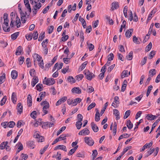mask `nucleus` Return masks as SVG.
<instances>
[{"mask_svg":"<svg viewBox=\"0 0 160 160\" xmlns=\"http://www.w3.org/2000/svg\"><path fill=\"white\" fill-rule=\"evenodd\" d=\"M86 78L89 80H91L92 79L95 77V75L92 73L90 72L88 70H86L83 72Z\"/></svg>","mask_w":160,"mask_h":160,"instance_id":"nucleus-1","label":"nucleus"},{"mask_svg":"<svg viewBox=\"0 0 160 160\" xmlns=\"http://www.w3.org/2000/svg\"><path fill=\"white\" fill-rule=\"evenodd\" d=\"M55 81L53 78H47L45 77L43 81V83L48 85H51L54 84Z\"/></svg>","mask_w":160,"mask_h":160,"instance_id":"nucleus-2","label":"nucleus"},{"mask_svg":"<svg viewBox=\"0 0 160 160\" xmlns=\"http://www.w3.org/2000/svg\"><path fill=\"white\" fill-rule=\"evenodd\" d=\"M85 142L88 145L92 146L94 143V141L91 138L85 137L84 138Z\"/></svg>","mask_w":160,"mask_h":160,"instance_id":"nucleus-3","label":"nucleus"},{"mask_svg":"<svg viewBox=\"0 0 160 160\" xmlns=\"http://www.w3.org/2000/svg\"><path fill=\"white\" fill-rule=\"evenodd\" d=\"M90 131L87 128H84L81 130L78 133L79 135H82L83 134L84 135H88L90 133Z\"/></svg>","mask_w":160,"mask_h":160,"instance_id":"nucleus-4","label":"nucleus"},{"mask_svg":"<svg viewBox=\"0 0 160 160\" xmlns=\"http://www.w3.org/2000/svg\"><path fill=\"white\" fill-rule=\"evenodd\" d=\"M57 149H61L62 150L65 152L67 151L66 147L64 145H58L55 147L54 149V150H56Z\"/></svg>","mask_w":160,"mask_h":160,"instance_id":"nucleus-5","label":"nucleus"},{"mask_svg":"<svg viewBox=\"0 0 160 160\" xmlns=\"http://www.w3.org/2000/svg\"><path fill=\"white\" fill-rule=\"evenodd\" d=\"M133 32V29L132 28L126 31L125 35L126 37L129 38L132 35V34Z\"/></svg>","mask_w":160,"mask_h":160,"instance_id":"nucleus-6","label":"nucleus"},{"mask_svg":"<svg viewBox=\"0 0 160 160\" xmlns=\"http://www.w3.org/2000/svg\"><path fill=\"white\" fill-rule=\"evenodd\" d=\"M67 98L66 96H64L62 98L57 102L56 103V106H58L59 105L61 104L62 102H65L67 100Z\"/></svg>","mask_w":160,"mask_h":160,"instance_id":"nucleus-7","label":"nucleus"},{"mask_svg":"<svg viewBox=\"0 0 160 160\" xmlns=\"http://www.w3.org/2000/svg\"><path fill=\"white\" fill-rule=\"evenodd\" d=\"M91 126L92 129L94 132H97L98 131V127L93 122H91Z\"/></svg>","mask_w":160,"mask_h":160,"instance_id":"nucleus-8","label":"nucleus"},{"mask_svg":"<svg viewBox=\"0 0 160 160\" xmlns=\"http://www.w3.org/2000/svg\"><path fill=\"white\" fill-rule=\"evenodd\" d=\"M72 92L73 93L80 94L81 93V90L79 87H74L72 89Z\"/></svg>","mask_w":160,"mask_h":160,"instance_id":"nucleus-9","label":"nucleus"},{"mask_svg":"<svg viewBox=\"0 0 160 160\" xmlns=\"http://www.w3.org/2000/svg\"><path fill=\"white\" fill-rule=\"evenodd\" d=\"M54 125V124L52 122H43V125H42V127L43 128H44V127H45L50 128L51 127L53 126Z\"/></svg>","mask_w":160,"mask_h":160,"instance_id":"nucleus-10","label":"nucleus"},{"mask_svg":"<svg viewBox=\"0 0 160 160\" xmlns=\"http://www.w3.org/2000/svg\"><path fill=\"white\" fill-rule=\"evenodd\" d=\"M17 109L18 112L20 114H21V113L22 112L23 106L21 102L19 103L17 105Z\"/></svg>","mask_w":160,"mask_h":160,"instance_id":"nucleus-11","label":"nucleus"},{"mask_svg":"<svg viewBox=\"0 0 160 160\" xmlns=\"http://www.w3.org/2000/svg\"><path fill=\"white\" fill-rule=\"evenodd\" d=\"M4 25H2V28L3 31L5 32H8L10 31V27H8L7 28V27L8 26V23L7 24L6 23H4Z\"/></svg>","mask_w":160,"mask_h":160,"instance_id":"nucleus-12","label":"nucleus"},{"mask_svg":"<svg viewBox=\"0 0 160 160\" xmlns=\"http://www.w3.org/2000/svg\"><path fill=\"white\" fill-rule=\"evenodd\" d=\"M38 82V77H35L32 79L31 85L32 87H34L36 84Z\"/></svg>","mask_w":160,"mask_h":160,"instance_id":"nucleus-13","label":"nucleus"},{"mask_svg":"<svg viewBox=\"0 0 160 160\" xmlns=\"http://www.w3.org/2000/svg\"><path fill=\"white\" fill-rule=\"evenodd\" d=\"M18 75V73L16 70H13L11 72V76L13 79H16Z\"/></svg>","mask_w":160,"mask_h":160,"instance_id":"nucleus-14","label":"nucleus"},{"mask_svg":"<svg viewBox=\"0 0 160 160\" xmlns=\"http://www.w3.org/2000/svg\"><path fill=\"white\" fill-rule=\"evenodd\" d=\"M34 143V142L33 141H29L27 143V145L29 148L33 149L34 148L35 146Z\"/></svg>","mask_w":160,"mask_h":160,"instance_id":"nucleus-15","label":"nucleus"},{"mask_svg":"<svg viewBox=\"0 0 160 160\" xmlns=\"http://www.w3.org/2000/svg\"><path fill=\"white\" fill-rule=\"evenodd\" d=\"M27 101L28 106L31 107L32 105V98L30 94H29L27 98Z\"/></svg>","mask_w":160,"mask_h":160,"instance_id":"nucleus-16","label":"nucleus"},{"mask_svg":"<svg viewBox=\"0 0 160 160\" xmlns=\"http://www.w3.org/2000/svg\"><path fill=\"white\" fill-rule=\"evenodd\" d=\"M68 82L71 84H73L75 82V79L71 76H68L67 79Z\"/></svg>","mask_w":160,"mask_h":160,"instance_id":"nucleus-17","label":"nucleus"},{"mask_svg":"<svg viewBox=\"0 0 160 160\" xmlns=\"http://www.w3.org/2000/svg\"><path fill=\"white\" fill-rule=\"evenodd\" d=\"M3 18L4 19V23H6L7 24L8 23V15L7 13H4L3 16Z\"/></svg>","mask_w":160,"mask_h":160,"instance_id":"nucleus-18","label":"nucleus"},{"mask_svg":"<svg viewBox=\"0 0 160 160\" xmlns=\"http://www.w3.org/2000/svg\"><path fill=\"white\" fill-rule=\"evenodd\" d=\"M11 100L12 102L14 103L15 104L16 102V101L17 100V98L16 97V95L15 93L14 92H13L12 93V97H11Z\"/></svg>","mask_w":160,"mask_h":160,"instance_id":"nucleus-19","label":"nucleus"},{"mask_svg":"<svg viewBox=\"0 0 160 160\" xmlns=\"http://www.w3.org/2000/svg\"><path fill=\"white\" fill-rule=\"evenodd\" d=\"M22 49V47L21 46H18L17 48L16 51L15 52L16 54L17 55H19L21 54Z\"/></svg>","mask_w":160,"mask_h":160,"instance_id":"nucleus-20","label":"nucleus"},{"mask_svg":"<svg viewBox=\"0 0 160 160\" xmlns=\"http://www.w3.org/2000/svg\"><path fill=\"white\" fill-rule=\"evenodd\" d=\"M130 135L131 134H128L127 133H124L121 135L119 137L118 139L119 140H120L123 138H127L129 137Z\"/></svg>","mask_w":160,"mask_h":160,"instance_id":"nucleus-21","label":"nucleus"},{"mask_svg":"<svg viewBox=\"0 0 160 160\" xmlns=\"http://www.w3.org/2000/svg\"><path fill=\"white\" fill-rule=\"evenodd\" d=\"M113 114H115L117 120H118L120 118L119 112L118 111L117 109H114L113 110Z\"/></svg>","mask_w":160,"mask_h":160,"instance_id":"nucleus-22","label":"nucleus"},{"mask_svg":"<svg viewBox=\"0 0 160 160\" xmlns=\"http://www.w3.org/2000/svg\"><path fill=\"white\" fill-rule=\"evenodd\" d=\"M149 75L150 77H152L154 75H155L156 73V70L155 69H150L149 71Z\"/></svg>","mask_w":160,"mask_h":160,"instance_id":"nucleus-23","label":"nucleus"},{"mask_svg":"<svg viewBox=\"0 0 160 160\" xmlns=\"http://www.w3.org/2000/svg\"><path fill=\"white\" fill-rule=\"evenodd\" d=\"M16 26L17 28H19L21 26V22L20 21L19 18L17 16L16 18Z\"/></svg>","mask_w":160,"mask_h":160,"instance_id":"nucleus-24","label":"nucleus"},{"mask_svg":"<svg viewBox=\"0 0 160 160\" xmlns=\"http://www.w3.org/2000/svg\"><path fill=\"white\" fill-rule=\"evenodd\" d=\"M128 70H124L121 73V77L122 78H123L125 77L128 76Z\"/></svg>","mask_w":160,"mask_h":160,"instance_id":"nucleus-25","label":"nucleus"},{"mask_svg":"<svg viewBox=\"0 0 160 160\" xmlns=\"http://www.w3.org/2000/svg\"><path fill=\"white\" fill-rule=\"evenodd\" d=\"M133 57V52L131 51L130 52L129 54L126 56V58L128 60H131L132 59Z\"/></svg>","mask_w":160,"mask_h":160,"instance_id":"nucleus-26","label":"nucleus"},{"mask_svg":"<svg viewBox=\"0 0 160 160\" xmlns=\"http://www.w3.org/2000/svg\"><path fill=\"white\" fill-rule=\"evenodd\" d=\"M81 99L80 98H77L73 100V106H76L78 103H80L81 101Z\"/></svg>","mask_w":160,"mask_h":160,"instance_id":"nucleus-27","label":"nucleus"},{"mask_svg":"<svg viewBox=\"0 0 160 160\" xmlns=\"http://www.w3.org/2000/svg\"><path fill=\"white\" fill-rule=\"evenodd\" d=\"M112 8L113 7L114 8H112V9H116L119 7V5L118 3L117 2H114L112 3Z\"/></svg>","mask_w":160,"mask_h":160,"instance_id":"nucleus-28","label":"nucleus"},{"mask_svg":"<svg viewBox=\"0 0 160 160\" xmlns=\"http://www.w3.org/2000/svg\"><path fill=\"white\" fill-rule=\"evenodd\" d=\"M8 144V141L2 142L0 145V149L2 150L4 149Z\"/></svg>","mask_w":160,"mask_h":160,"instance_id":"nucleus-29","label":"nucleus"},{"mask_svg":"<svg viewBox=\"0 0 160 160\" xmlns=\"http://www.w3.org/2000/svg\"><path fill=\"white\" fill-rule=\"evenodd\" d=\"M0 46L3 48L6 47L8 45L7 42L4 40H0Z\"/></svg>","mask_w":160,"mask_h":160,"instance_id":"nucleus-30","label":"nucleus"},{"mask_svg":"<svg viewBox=\"0 0 160 160\" xmlns=\"http://www.w3.org/2000/svg\"><path fill=\"white\" fill-rule=\"evenodd\" d=\"M42 47H44L45 48V49L44 50V52L45 54V55H46L48 52V49L47 47V45L45 44V41H43L42 43Z\"/></svg>","mask_w":160,"mask_h":160,"instance_id":"nucleus-31","label":"nucleus"},{"mask_svg":"<svg viewBox=\"0 0 160 160\" xmlns=\"http://www.w3.org/2000/svg\"><path fill=\"white\" fill-rule=\"evenodd\" d=\"M36 88L37 90L40 92L42 90L43 85L42 84L38 83L36 85Z\"/></svg>","mask_w":160,"mask_h":160,"instance_id":"nucleus-32","label":"nucleus"},{"mask_svg":"<svg viewBox=\"0 0 160 160\" xmlns=\"http://www.w3.org/2000/svg\"><path fill=\"white\" fill-rule=\"evenodd\" d=\"M133 126V125L132 123L130 120H127V126L129 129H131L132 128Z\"/></svg>","mask_w":160,"mask_h":160,"instance_id":"nucleus-33","label":"nucleus"},{"mask_svg":"<svg viewBox=\"0 0 160 160\" xmlns=\"http://www.w3.org/2000/svg\"><path fill=\"white\" fill-rule=\"evenodd\" d=\"M45 37V32H42L39 35L38 40L39 41H41Z\"/></svg>","mask_w":160,"mask_h":160,"instance_id":"nucleus-34","label":"nucleus"},{"mask_svg":"<svg viewBox=\"0 0 160 160\" xmlns=\"http://www.w3.org/2000/svg\"><path fill=\"white\" fill-rule=\"evenodd\" d=\"M19 32H17L14 33L11 35V39L13 40L16 39L19 36Z\"/></svg>","mask_w":160,"mask_h":160,"instance_id":"nucleus-35","label":"nucleus"},{"mask_svg":"<svg viewBox=\"0 0 160 160\" xmlns=\"http://www.w3.org/2000/svg\"><path fill=\"white\" fill-rule=\"evenodd\" d=\"M5 74L3 73L2 76H0V84L3 83L5 80Z\"/></svg>","mask_w":160,"mask_h":160,"instance_id":"nucleus-36","label":"nucleus"},{"mask_svg":"<svg viewBox=\"0 0 160 160\" xmlns=\"http://www.w3.org/2000/svg\"><path fill=\"white\" fill-rule=\"evenodd\" d=\"M98 154V152L96 150H94L92 151V160H94Z\"/></svg>","mask_w":160,"mask_h":160,"instance_id":"nucleus-37","label":"nucleus"},{"mask_svg":"<svg viewBox=\"0 0 160 160\" xmlns=\"http://www.w3.org/2000/svg\"><path fill=\"white\" fill-rule=\"evenodd\" d=\"M49 146V144H48V145H46L43 149L40 150V154H43L44 152L47 150Z\"/></svg>","mask_w":160,"mask_h":160,"instance_id":"nucleus-38","label":"nucleus"},{"mask_svg":"<svg viewBox=\"0 0 160 160\" xmlns=\"http://www.w3.org/2000/svg\"><path fill=\"white\" fill-rule=\"evenodd\" d=\"M117 124L116 122H114L113 128V135L115 136L117 132Z\"/></svg>","mask_w":160,"mask_h":160,"instance_id":"nucleus-39","label":"nucleus"},{"mask_svg":"<svg viewBox=\"0 0 160 160\" xmlns=\"http://www.w3.org/2000/svg\"><path fill=\"white\" fill-rule=\"evenodd\" d=\"M160 121V119H157L152 124V128H151V131H153V129L155 128L156 126L157 125V123L159 122Z\"/></svg>","mask_w":160,"mask_h":160,"instance_id":"nucleus-40","label":"nucleus"},{"mask_svg":"<svg viewBox=\"0 0 160 160\" xmlns=\"http://www.w3.org/2000/svg\"><path fill=\"white\" fill-rule=\"evenodd\" d=\"M100 120V113L99 112H96L95 118V120L96 122L99 121Z\"/></svg>","mask_w":160,"mask_h":160,"instance_id":"nucleus-41","label":"nucleus"},{"mask_svg":"<svg viewBox=\"0 0 160 160\" xmlns=\"http://www.w3.org/2000/svg\"><path fill=\"white\" fill-rule=\"evenodd\" d=\"M133 42L137 44H140V42L138 40V38L136 37L135 36H134L133 37Z\"/></svg>","mask_w":160,"mask_h":160,"instance_id":"nucleus-42","label":"nucleus"},{"mask_svg":"<svg viewBox=\"0 0 160 160\" xmlns=\"http://www.w3.org/2000/svg\"><path fill=\"white\" fill-rule=\"evenodd\" d=\"M7 98L6 96H5L3 97V98L0 101V105L1 106L3 105L5 103L7 100Z\"/></svg>","mask_w":160,"mask_h":160,"instance_id":"nucleus-43","label":"nucleus"},{"mask_svg":"<svg viewBox=\"0 0 160 160\" xmlns=\"http://www.w3.org/2000/svg\"><path fill=\"white\" fill-rule=\"evenodd\" d=\"M152 48V43L150 42L149 43L148 46H147L146 48L145 51L148 52Z\"/></svg>","mask_w":160,"mask_h":160,"instance_id":"nucleus-44","label":"nucleus"},{"mask_svg":"<svg viewBox=\"0 0 160 160\" xmlns=\"http://www.w3.org/2000/svg\"><path fill=\"white\" fill-rule=\"evenodd\" d=\"M66 127L65 126H63L59 130H58L57 133V135L58 136L62 132L64 131L66 129Z\"/></svg>","mask_w":160,"mask_h":160,"instance_id":"nucleus-45","label":"nucleus"},{"mask_svg":"<svg viewBox=\"0 0 160 160\" xmlns=\"http://www.w3.org/2000/svg\"><path fill=\"white\" fill-rule=\"evenodd\" d=\"M155 52L156 51H152L149 54V59H152L155 55Z\"/></svg>","mask_w":160,"mask_h":160,"instance_id":"nucleus-46","label":"nucleus"},{"mask_svg":"<svg viewBox=\"0 0 160 160\" xmlns=\"http://www.w3.org/2000/svg\"><path fill=\"white\" fill-rule=\"evenodd\" d=\"M26 39L28 41H30L32 38V34L30 33L29 34H27L25 36Z\"/></svg>","mask_w":160,"mask_h":160,"instance_id":"nucleus-47","label":"nucleus"},{"mask_svg":"<svg viewBox=\"0 0 160 160\" xmlns=\"http://www.w3.org/2000/svg\"><path fill=\"white\" fill-rule=\"evenodd\" d=\"M96 106V103L95 102H92L88 107L87 110L89 111L92 108H94Z\"/></svg>","mask_w":160,"mask_h":160,"instance_id":"nucleus-48","label":"nucleus"},{"mask_svg":"<svg viewBox=\"0 0 160 160\" xmlns=\"http://www.w3.org/2000/svg\"><path fill=\"white\" fill-rule=\"evenodd\" d=\"M82 125V122H77L76 125L77 129L78 130L80 129L81 128Z\"/></svg>","mask_w":160,"mask_h":160,"instance_id":"nucleus-49","label":"nucleus"},{"mask_svg":"<svg viewBox=\"0 0 160 160\" xmlns=\"http://www.w3.org/2000/svg\"><path fill=\"white\" fill-rule=\"evenodd\" d=\"M155 151V149L154 148L152 149L151 148H150V150H149L148 151L147 154L146 155V157H148L150 155H151L152 153Z\"/></svg>","mask_w":160,"mask_h":160,"instance_id":"nucleus-50","label":"nucleus"},{"mask_svg":"<svg viewBox=\"0 0 160 160\" xmlns=\"http://www.w3.org/2000/svg\"><path fill=\"white\" fill-rule=\"evenodd\" d=\"M24 58L23 56H21L18 58V62L20 65L22 64L24 61Z\"/></svg>","mask_w":160,"mask_h":160,"instance_id":"nucleus-51","label":"nucleus"},{"mask_svg":"<svg viewBox=\"0 0 160 160\" xmlns=\"http://www.w3.org/2000/svg\"><path fill=\"white\" fill-rule=\"evenodd\" d=\"M15 125V123L13 121H10L9 122H8L7 125L8 127L10 128H13Z\"/></svg>","mask_w":160,"mask_h":160,"instance_id":"nucleus-52","label":"nucleus"},{"mask_svg":"<svg viewBox=\"0 0 160 160\" xmlns=\"http://www.w3.org/2000/svg\"><path fill=\"white\" fill-rule=\"evenodd\" d=\"M37 113L36 111H32L30 114L31 117L33 119H35L36 118Z\"/></svg>","mask_w":160,"mask_h":160,"instance_id":"nucleus-53","label":"nucleus"},{"mask_svg":"<svg viewBox=\"0 0 160 160\" xmlns=\"http://www.w3.org/2000/svg\"><path fill=\"white\" fill-rule=\"evenodd\" d=\"M131 113V111L130 110L127 111L125 113V115L124 116V119H126L130 115Z\"/></svg>","mask_w":160,"mask_h":160,"instance_id":"nucleus-54","label":"nucleus"},{"mask_svg":"<svg viewBox=\"0 0 160 160\" xmlns=\"http://www.w3.org/2000/svg\"><path fill=\"white\" fill-rule=\"evenodd\" d=\"M83 75L82 74L78 75L76 76V79L77 80L79 81L82 79L83 78Z\"/></svg>","mask_w":160,"mask_h":160,"instance_id":"nucleus-55","label":"nucleus"},{"mask_svg":"<svg viewBox=\"0 0 160 160\" xmlns=\"http://www.w3.org/2000/svg\"><path fill=\"white\" fill-rule=\"evenodd\" d=\"M78 121L79 122H82L83 119V116L82 114H78L77 116Z\"/></svg>","mask_w":160,"mask_h":160,"instance_id":"nucleus-56","label":"nucleus"},{"mask_svg":"<svg viewBox=\"0 0 160 160\" xmlns=\"http://www.w3.org/2000/svg\"><path fill=\"white\" fill-rule=\"evenodd\" d=\"M44 107L42 108L43 109H48L49 108V103L47 101L44 102Z\"/></svg>","mask_w":160,"mask_h":160,"instance_id":"nucleus-57","label":"nucleus"},{"mask_svg":"<svg viewBox=\"0 0 160 160\" xmlns=\"http://www.w3.org/2000/svg\"><path fill=\"white\" fill-rule=\"evenodd\" d=\"M87 63V61L85 62L80 66L81 70H82L83 69H84L85 68Z\"/></svg>","mask_w":160,"mask_h":160,"instance_id":"nucleus-58","label":"nucleus"},{"mask_svg":"<svg viewBox=\"0 0 160 160\" xmlns=\"http://www.w3.org/2000/svg\"><path fill=\"white\" fill-rule=\"evenodd\" d=\"M108 60L110 61L113 59L114 55L112 53H111L108 55Z\"/></svg>","mask_w":160,"mask_h":160,"instance_id":"nucleus-59","label":"nucleus"},{"mask_svg":"<svg viewBox=\"0 0 160 160\" xmlns=\"http://www.w3.org/2000/svg\"><path fill=\"white\" fill-rule=\"evenodd\" d=\"M87 43L88 45L89 46V48L90 51H91L94 49V46L92 44H89L88 42H87Z\"/></svg>","mask_w":160,"mask_h":160,"instance_id":"nucleus-60","label":"nucleus"},{"mask_svg":"<svg viewBox=\"0 0 160 160\" xmlns=\"http://www.w3.org/2000/svg\"><path fill=\"white\" fill-rule=\"evenodd\" d=\"M33 39L34 40H36L38 38V32L37 31L34 32L33 34Z\"/></svg>","mask_w":160,"mask_h":160,"instance_id":"nucleus-61","label":"nucleus"},{"mask_svg":"<svg viewBox=\"0 0 160 160\" xmlns=\"http://www.w3.org/2000/svg\"><path fill=\"white\" fill-rule=\"evenodd\" d=\"M147 60V57H144V58L142 60L141 62V64L142 66H143L146 62Z\"/></svg>","mask_w":160,"mask_h":160,"instance_id":"nucleus-62","label":"nucleus"},{"mask_svg":"<svg viewBox=\"0 0 160 160\" xmlns=\"http://www.w3.org/2000/svg\"><path fill=\"white\" fill-rule=\"evenodd\" d=\"M26 63L27 66L28 67H31L30 59L29 58H28L26 59Z\"/></svg>","mask_w":160,"mask_h":160,"instance_id":"nucleus-63","label":"nucleus"},{"mask_svg":"<svg viewBox=\"0 0 160 160\" xmlns=\"http://www.w3.org/2000/svg\"><path fill=\"white\" fill-rule=\"evenodd\" d=\"M143 121L142 119H141L139 120V121L138 122H137L136 123V126L134 128V130L138 128V126L140 124L142 123Z\"/></svg>","mask_w":160,"mask_h":160,"instance_id":"nucleus-64","label":"nucleus"}]
</instances>
